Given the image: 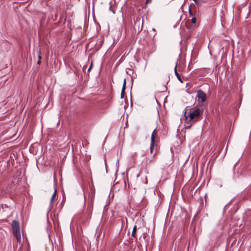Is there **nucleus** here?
<instances>
[{
  "label": "nucleus",
  "instance_id": "f257e3e1",
  "mask_svg": "<svg viewBox=\"0 0 251 251\" xmlns=\"http://www.w3.org/2000/svg\"><path fill=\"white\" fill-rule=\"evenodd\" d=\"M202 113L203 109L200 107L187 106L183 111L181 120L184 121L186 124L185 126L189 128L201 118Z\"/></svg>",
  "mask_w": 251,
  "mask_h": 251
},
{
  "label": "nucleus",
  "instance_id": "f03ea898",
  "mask_svg": "<svg viewBox=\"0 0 251 251\" xmlns=\"http://www.w3.org/2000/svg\"><path fill=\"white\" fill-rule=\"evenodd\" d=\"M11 226L14 236L15 237L17 242H20L21 236L19 223L16 220H14L12 222Z\"/></svg>",
  "mask_w": 251,
  "mask_h": 251
},
{
  "label": "nucleus",
  "instance_id": "7ed1b4c3",
  "mask_svg": "<svg viewBox=\"0 0 251 251\" xmlns=\"http://www.w3.org/2000/svg\"><path fill=\"white\" fill-rule=\"evenodd\" d=\"M196 99L199 102H203L206 100L205 94L201 90L198 91L196 96Z\"/></svg>",
  "mask_w": 251,
  "mask_h": 251
},
{
  "label": "nucleus",
  "instance_id": "20e7f679",
  "mask_svg": "<svg viewBox=\"0 0 251 251\" xmlns=\"http://www.w3.org/2000/svg\"><path fill=\"white\" fill-rule=\"evenodd\" d=\"M156 129H154L151 134V146H150V150H151V153H152L153 151V147L154 146V144L155 142V139L157 137V134L155 133Z\"/></svg>",
  "mask_w": 251,
  "mask_h": 251
},
{
  "label": "nucleus",
  "instance_id": "39448f33",
  "mask_svg": "<svg viewBox=\"0 0 251 251\" xmlns=\"http://www.w3.org/2000/svg\"><path fill=\"white\" fill-rule=\"evenodd\" d=\"M126 79H124L123 85V87H122V92H121V97L122 99L123 98L124 96V93H125V91L126 89Z\"/></svg>",
  "mask_w": 251,
  "mask_h": 251
},
{
  "label": "nucleus",
  "instance_id": "423d86ee",
  "mask_svg": "<svg viewBox=\"0 0 251 251\" xmlns=\"http://www.w3.org/2000/svg\"><path fill=\"white\" fill-rule=\"evenodd\" d=\"M177 65V63H176V66L175 67V75L176 76L177 79H178V80L179 81H180L181 82H182V80L181 79V78L180 75L178 74V73L177 72V70H176Z\"/></svg>",
  "mask_w": 251,
  "mask_h": 251
},
{
  "label": "nucleus",
  "instance_id": "0eeeda50",
  "mask_svg": "<svg viewBox=\"0 0 251 251\" xmlns=\"http://www.w3.org/2000/svg\"><path fill=\"white\" fill-rule=\"evenodd\" d=\"M56 192H57V191L56 190H55L53 194V195H52V197L50 199V203L51 204L53 201V200H54L55 199V196H56Z\"/></svg>",
  "mask_w": 251,
  "mask_h": 251
},
{
  "label": "nucleus",
  "instance_id": "6e6552de",
  "mask_svg": "<svg viewBox=\"0 0 251 251\" xmlns=\"http://www.w3.org/2000/svg\"><path fill=\"white\" fill-rule=\"evenodd\" d=\"M136 230H137V227H136V226H135L133 228V230H132V234H131V236H133V237H135L136 236Z\"/></svg>",
  "mask_w": 251,
  "mask_h": 251
},
{
  "label": "nucleus",
  "instance_id": "1a4fd4ad",
  "mask_svg": "<svg viewBox=\"0 0 251 251\" xmlns=\"http://www.w3.org/2000/svg\"><path fill=\"white\" fill-rule=\"evenodd\" d=\"M110 6L109 7V10L112 11L113 13H114V10L112 8V1H111L110 3H109Z\"/></svg>",
  "mask_w": 251,
  "mask_h": 251
},
{
  "label": "nucleus",
  "instance_id": "9d476101",
  "mask_svg": "<svg viewBox=\"0 0 251 251\" xmlns=\"http://www.w3.org/2000/svg\"><path fill=\"white\" fill-rule=\"evenodd\" d=\"M38 58H39V60L37 62V64L38 65H40V63H41V56L40 55V54H39V55H38Z\"/></svg>",
  "mask_w": 251,
  "mask_h": 251
},
{
  "label": "nucleus",
  "instance_id": "9b49d317",
  "mask_svg": "<svg viewBox=\"0 0 251 251\" xmlns=\"http://www.w3.org/2000/svg\"><path fill=\"white\" fill-rule=\"evenodd\" d=\"M192 22L193 24H195L196 22V17H193L192 20Z\"/></svg>",
  "mask_w": 251,
  "mask_h": 251
},
{
  "label": "nucleus",
  "instance_id": "f8f14e48",
  "mask_svg": "<svg viewBox=\"0 0 251 251\" xmlns=\"http://www.w3.org/2000/svg\"><path fill=\"white\" fill-rule=\"evenodd\" d=\"M154 155H155V154H154L153 155V156L151 157V158L150 159V161H152V160H153V158H154Z\"/></svg>",
  "mask_w": 251,
  "mask_h": 251
},
{
  "label": "nucleus",
  "instance_id": "ddd939ff",
  "mask_svg": "<svg viewBox=\"0 0 251 251\" xmlns=\"http://www.w3.org/2000/svg\"><path fill=\"white\" fill-rule=\"evenodd\" d=\"M92 65L91 64V65L90 66V67H89V68L88 69V72H89L92 68Z\"/></svg>",
  "mask_w": 251,
  "mask_h": 251
},
{
  "label": "nucleus",
  "instance_id": "4468645a",
  "mask_svg": "<svg viewBox=\"0 0 251 251\" xmlns=\"http://www.w3.org/2000/svg\"><path fill=\"white\" fill-rule=\"evenodd\" d=\"M189 14L191 15H192V13L190 10V9H189Z\"/></svg>",
  "mask_w": 251,
  "mask_h": 251
},
{
  "label": "nucleus",
  "instance_id": "2eb2a0df",
  "mask_svg": "<svg viewBox=\"0 0 251 251\" xmlns=\"http://www.w3.org/2000/svg\"><path fill=\"white\" fill-rule=\"evenodd\" d=\"M193 0L196 3H197V0Z\"/></svg>",
  "mask_w": 251,
  "mask_h": 251
},
{
  "label": "nucleus",
  "instance_id": "dca6fc26",
  "mask_svg": "<svg viewBox=\"0 0 251 251\" xmlns=\"http://www.w3.org/2000/svg\"><path fill=\"white\" fill-rule=\"evenodd\" d=\"M227 146L226 147V151H227Z\"/></svg>",
  "mask_w": 251,
  "mask_h": 251
},
{
  "label": "nucleus",
  "instance_id": "f3484780",
  "mask_svg": "<svg viewBox=\"0 0 251 251\" xmlns=\"http://www.w3.org/2000/svg\"><path fill=\"white\" fill-rule=\"evenodd\" d=\"M152 30H153L154 31H155V29H154V28H153V29H152Z\"/></svg>",
  "mask_w": 251,
  "mask_h": 251
},
{
  "label": "nucleus",
  "instance_id": "a211bd4d",
  "mask_svg": "<svg viewBox=\"0 0 251 251\" xmlns=\"http://www.w3.org/2000/svg\"><path fill=\"white\" fill-rule=\"evenodd\" d=\"M148 0H147V2H148Z\"/></svg>",
  "mask_w": 251,
  "mask_h": 251
},
{
  "label": "nucleus",
  "instance_id": "6ab92c4d",
  "mask_svg": "<svg viewBox=\"0 0 251 251\" xmlns=\"http://www.w3.org/2000/svg\"><path fill=\"white\" fill-rule=\"evenodd\" d=\"M0 195H1V194H0Z\"/></svg>",
  "mask_w": 251,
  "mask_h": 251
}]
</instances>
